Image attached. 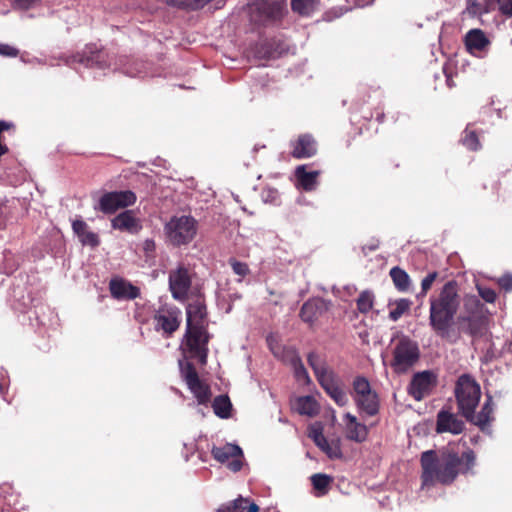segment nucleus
<instances>
[{"instance_id": "nucleus-47", "label": "nucleus", "mask_w": 512, "mask_h": 512, "mask_svg": "<svg viewBox=\"0 0 512 512\" xmlns=\"http://www.w3.org/2000/svg\"><path fill=\"white\" fill-rule=\"evenodd\" d=\"M39 0H15L14 4L17 8L27 10L36 5Z\"/></svg>"}, {"instance_id": "nucleus-51", "label": "nucleus", "mask_w": 512, "mask_h": 512, "mask_svg": "<svg viewBox=\"0 0 512 512\" xmlns=\"http://www.w3.org/2000/svg\"><path fill=\"white\" fill-rule=\"evenodd\" d=\"M7 129V125L5 122L0 121V134Z\"/></svg>"}, {"instance_id": "nucleus-24", "label": "nucleus", "mask_w": 512, "mask_h": 512, "mask_svg": "<svg viewBox=\"0 0 512 512\" xmlns=\"http://www.w3.org/2000/svg\"><path fill=\"white\" fill-rule=\"evenodd\" d=\"M320 171H307L306 165H300L295 170V176L299 185L305 191H313L318 185Z\"/></svg>"}, {"instance_id": "nucleus-7", "label": "nucleus", "mask_w": 512, "mask_h": 512, "mask_svg": "<svg viewBox=\"0 0 512 512\" xmlns=\"http://www.w3.org/2000/svg\"><path fill=\"white\" fill-rule=\"evenodd\" d=\"M420 357L418 344L405 335L396 339L391 367L396 373H405L416 364Z\"/></svg>"}, {"instance_id": "nucleus-18", "label": "nucleus", "mask_w": 512, "mask_h": 512, "mask_svg": "<svg viewBox=\"0 0 512 512\" xmlns=\"http://www.w3.org/2000/svg\"><path fill=\"white\" fill-rule=\"evenodd\" d=\"M464 429V423L449 411L441 410L437 414L436 432L460 434Z\"/></svg>"}, {"instance_id": "nucleus-26", "label": "nucleus", "mask_w": 512, "mask_h": 512, "mask_svg": "<svg viewBox=\"0 0 512 512\" xmlns=\"http://www.w3.org/2000/svg\"><path fill=\"white\" fill-rule=\"evenodd\" d=\"M74 233L78 236L83 245L95 247L99 244L98 235L88 230L87 224L82 220H75L72 223Z\"/></svg>"}, {"instance_id": "nucleus-39", "label": "nucleus", "mask_w": 512, "mask_h": 512, "mask_svg": "<svg viewBox=\"0 0 512 512\" xmlns=\"http://www.w3.org/2000/svg\"><path fill=\"white\" fill-rule=\"evenodd\" d=\"M311 480L314 488L320 491H324L330 483V478L325 474H315Z\"/></svg>"}, {"instance_id": "nucleus-15", "label": "nucleus", "mask_w": 512, "mask_h": 512, "mask_svg": "<svg viewBox=\"0 0 512 512\" xmlns=\"http://www.w3.org/2000/svg\"><path fill=\"white\" fill-rule=\"evenodd\" d=\"M191 286L189 271L184 266H178L169 274V287L172 296L178 300H184Z\"/></svg>"}, {"instance_id": "nucleus-41", "label": "nucleus", "mask_w": 512, "mask_h": 512, "mask_svg": "<svg viewBox=\"0 0 512 512\" xmlns=\"http://www.w3.org/2000/svg\"><path fill=\"white\" fill-rule=\"evenodd\" d=\"M496 2L501 15L507 18L512 17V0H496Z\"/></svg>"}, {"instance_id": "nucleus-19", "label": "nucleus", "mask_w": 512, "mask_h": 512, "mask_svg": "<svg viewBox=\"0 0 512 512\" xmlns=\"http://www.w3.org/2000/svg\"><path fill=\"white\" fill-rule=\"evenodd\" d=\"M111 224L114 229L129 233H137L142 228L140 220L134 216L132 210L118 214L112 219Z\"/></svg>"}, {"instance_id": "nucleus-45", "label": "nucleus", "mask_w": 512, "mask_h": 512, "mask_svg": "<svg viewBox=\"0 0 512 512\" xmlns=\"http://www.w3.org/2000/svg\"><path fill=\"white\" fill-rule=\"evenodd\" d=\"M19 54V50L8 44H0V55L7 57H16Z\"/></svg>"}, {"instance_id": "nucleus-53", "label": "nucleus", "mask_w": 512, "mask_h": 512, "mask_svg": "<svg viewBox=\"0 0 512 512\" xmlns=\"http://www.w3.org/2000/svg\"><path fill=\"white\" fill-rule=\"evenodd\" d=\"M476 288H477L478 292L480 293V286L478 283H476Z\"/></svg>"}, {"instance_id": "nucleus-13", "label": "nucleus", "mask_w": 512, "mask_h": 512, "mask_svg": "<svg viewBox=\"0 0 512 512\" xmlns=\"http://www.w3.org/2000/svg\"><path fill=\"white\" fill-rule=\"evenodd\" d=\"M181 311L176 307L162 306L154 316L155 329L170 336L180 326Z\"/></svg>"}, {"instance_id": "nucleus-3", "label": "nucleus", "mask_w": 512, "mask_h": 512, "mask_svg": "<svg viewBox=\"0 0 512 512\" xmlns=\"http://www.w3.org/2000/svg\"><path fill=\"white\" fill-rule=\"evenodd\" d=\"M459 306L455 282L446 283L437 297L430 299V325L440 335L448 332Z\"/></svg>"}, {"instance_id": "nucleus-49", "label": "nucleus", "mask_w": 512, "mask_h": 512, "mask_svg": "<svg viewBox=\"0 0 512 512\" xmlns=\"http://www.w3.org/2000/svg\"><path fill=\"white\" fill-rule=\"evenodd\" d=\"M154 242L152 240H146L145 243H144V249L148 252V251H153L154 250Z\"/></svg>"}, {"instance_id": "nucleus-36", "label": "nucleus", "mask_w": 512, "mask_h": 512, "mask_svg": "<svg viewBox=\"0 0 512 512\" xmlns=\"http://www.w3.org/2000/svg\"><path fill=\"white\" fill-rule=\"evenodd\" d=\"M291 364L294 369L295 377L299 381H302L305 383L308 382L309 381L308 373H307L305 367L303 366L301 359L296 354H293V356L291 358Z\"/></svg>"}, {"instance_id": "nucleus-11", "label": "nucleus", "mask_w": 512, "mask_h": 512, "mask_svg": "<svg viewBox=\"0 0 512 512\" xmlns=\"http://www.w3.org/2000/svg\"><path fill=\"white\" fill-rule=\"evenodd\" d=\"M461 329L475 335L480 330V302L475 295L466 296L460 317Z\"/></svg>"}, {"instance_id": "nucleus-35", "label": "nucleus", "mask_w": 512, "mask_h": 512, "mask_svg": "<svg viewBox=\"0 0 512 512\" xmlns=\"http://www.w3.org/2000/svg\"><path fill=\"white\" fill-rule=\"evenodd\" d=\"M374 303V295L370 291H363L357 299V308L361 313H368Z\"/></svg>"}, {"instance_id": "nucleus-6", "label": "nucleus", "mask_w": 512, "mask_h": 512, "mask_svg": "<svg viewBox=\"0 0 512 512\" xmlns=\"http://www.w3.org/2000/svg\"><path fill=\"white\" fill-rule=\"evenodd\" d=\"M197 221L189 215L173 216L164 226L167 241L173 246L189 244L197 234Z\"/></svg>"}, {"instance_id": "nucleus-44", "label": "nucleus", "mask_w": 512, "mask_h": 512, "mask_svg": "<svg viewBox=\"0 0 512 512\" xmlns=\"http://www.w3.org/2000/svg\"><path fill=\"white\" fill-rule=\"evenodd\" d=\"M437 272L429 273L421 282L422 294L425 295L427 291L431 288L433 282L437 278Z\"/></svg>"}, {"instance_id": "nucleus-40", "label": "nucleus", "mask_w": 512, "mask_h": 512, "mask_svg": "<svg viewBox=\"0 0 512 512\" xmlns=\"http://www.w3.org/2000/svg\"><path fill=\"white\" fill-rule=\"evenodd\" d=\"M480 12V4L477 2V0H468L467 7L463 11V17H469L473 18L478 15Z\"/></svg>"}, {"instance_id": "nucleus-43", "label": "nucleus", "mask_w": 512, "mask_h": 512, "mask_svg": "<svg viewBox=\"0 0 512 512\" xmlns=\"http://www.w3.org/2000/svg\"><path fill=\"white\" fill-rule=\"evenodd\" d=\"M498 285L506 292L512 291V274L506 273L498 279Z\"/></svg>"}, {"instance_id": "nucleus-48", "label": "nucleus", "mask_w": 512, "mask_h": 512, "mask_svg": "<svg viewBox=\"0 0 512 512\" xmlns=\"http://www.w3.org/2000/svg\"><path fill=\"white\" fill-rule=\"evenodd\" d=\"M166 3L176 8L189 9L190 0H166Z\"/></svg>"}, {"instance_id": "nucleus-14", "label": "nucleus", "mask_w": 512, "mask_h": 512, "mask_svg": "<svg viewBox=\"0 0 512 512\" xmlns=\"http://www.w3.org/2000/svg\"><path fill=\"white\" fill-rule=\"evenodd\" d=\"M211 453L218 462L226 464L234 472L242 468L243 452L238 445L226 443L221 446H215L212 448Z\"/></svg>"}, {"instance_id": "nucleus-30", "label": "nucleus", "mask_w": 512, "mask_h": 512, "mask_svg": "<svg viewBox=\"0 0 512 512\" xmlns=\"http://www.w3.org/2000/svg\"><path fill=\"white\" fill-rule=\"evenodd\" d=\"M465 48L475 57L480 56V29L470 30L464 38Z\"/></svg>"}, {"instance_id": "nucleus-22", "label": "nucleus", "mask_w": 512, "mask_h": 512, "mask_svg": "<svg viewBox=\"0 0 512 512\" xmlns=\"http://www.w3.org/2000/svg\"><path fill=\"white\" fill-rule=\"evenodd\" d=\"M111 295L116 299H135L139 296V289L124 280L110 282Z\"/></svg>"}, {"instance_id": "nucleus-32", "label": "nucleus", "mask_w": 512, "mask_h": 512, "mask_svg": "<svg viewBox=\"0 0 512 512\" xmlns=\"http://www.w3.org/2000/svg\"><path fill=\"white\" fill-rule=\"evenodd\" d=\"M412 302L408 299L401 298L397 299L394 302H391L389 305L391 307L389 317L393 321H397L404 313H406L410 307Z\"/></svg>"}, {"instance_id": "nucleus-4", "label": "nucleus", "mask_w": 512, "mask_h": 512, "mask_svg": "<svg viewBox=\"0 0 512 512\" xmlns=\"http://www.w3.org/2000/svg\"><path fill=\"white\" fill-rule=\"evenodd\" d=\"M455 395L462 415L475 425H480V415L475 413L480 401V386L476 380L466 374L460 376L456 384Z\"/></svg>"}, {"instance_id": "nucleus-5", "label": "nucleus", "mask_w": 512, "mask_h": 512, "mask_svg": "<svg viewBox=\"0 0 512 512\" xmlns=\"http://www.w3.org/2000/svg\"><path fill=\"white\" fill-rule=\"evenodd\" d=\"M308 363L327 394L338 405H346L348 402L347 396L338 385L334 373L327 367L325 361L316 353H310L308 355Z\"/></svg>"}, {"instance_id": "nucleus-34", "label": "nucleus", "mask_w": 512, "mask_h": 512, "mask_svg": "<svg viewBox=\"0 0 512 512\" xmlns=\"http://www.w3.org/2000/svg\"><path fill=\"white\" fill-rule=\"evenodd\" d=\"M213 410L215 414L221 418H228L230 416L231 402L227 396H218L213 401Z\"/></svg>"}, {"instance_id": "nucleus-9", "label": "nucleus", "mask_w": 512, "mask_h": 512, "mask_svg": "<svg viewBox=\"0 0 512 512\" xmlns=\"http://www.w3.org/2000/svg\"><path fill=\"white\" fill-rule=\"evenodd\" d=\"M179 367L182 378L198 403L206 404L211 396L208 385L200 380L198 373L191 363L179 360Z\"/></svg>"}, {"instance_id": "nucleus-21", "label": "nucleus", "mask_w": 512, "mask_h": 512, "mask_svg": "<svg viewBox=\"0 0 512 512\" xmlns=\"http://www.w3.org/2000/svg\"><path fill=\"white\" fill-rule=\"evenodd\" d=\"M317 151L316 142L310 135H301L293 144L292 156L297 159L309 158Z\"/></svg>"}, {"instance_id": "nucleus-31", "label": "nucleus", "mask_w": 512, "mask_h": 512, "mask_svg": "<svg viewBox=\"0 0 512 512\" xmlns=\"http://www.w3.org/2000/svg\"><path fill=\"white\" fill-rule=\"evenodd\" d=\"M318 447L331 459H339L342 457L341 441L339 438L328 441L326 438Z\"/></svg>"}, {"instance_id": "nucleus-37", "label": "nucleus", "mask_w": 512, "mask_h": 512, "mask_svg": "<svg viewBox=\"0 0 512 512\" xmlns=\"http://www.w3.org/2000/svg\"><path fill=\"white\" fill-rule=\"evenodd\" d=\"M462 143L465 147L470 150H477L478 147V136L475 130L471 129V126L468 125L465 130V135L462 138Z\"/></svg>"}, {"instance_id": "nucleus-1", "label": "nucleus", "mask_w": 512, "mask_h": 512, "mask_svg": "<svg viewBox=\"0 0 512 512\" xmlns=\"http://www.w3.org/2000/svg\"><path fill=\"white\" fill-rule=\"evenodd\" d=\"M422 488L436 484L449 485L461 473H467L476 464V455L467 449L461 455L449 448L439 452L428 450L421 455Z\"/></svg>"}, {"instance_id": "nucleus-17", "label": "nucleus", "mask_w": 512, "mask_h": 512, "mask_svg": "<svg viewBox=\"0 0 512 512\" xmlns=\"http://www.w3.org/2000/svg\"><path fill=\"white\" fill-rule=\"evenodd\" d=\"M344 435L347 440L363 443L368 439L369 427L360 422L356 416L351 413H345L343 416Z\"/></svg>"}, {"instance_id": "nucleus-42", "label": "nucleus", "mask_w": 512, "mask_h": 512, "mask_svg": "<svg viewBox=\"0 0 512 512\" xmlns=\"http://www.w3.org/2000/svg\"><path fill=\"white\" fill-rule=\"evenodd\" d=\"M230 265L233 269V272L241 277H244L249 273V267L246 263L233 259L230 261Z\"/></svg>"}, {"instance_id": "nucleus-33", "label": "nucleus", "mask_w": 512, "mask_h": 512, "mask_svg": "<svg viewBox=\"0 0 512 512\" xmlns=\"http://www.w3.org/2000/svg\"><path fill=\"white\" fill-rule=\"evenodd\" d=\"M390 276L396 286V288L400 291H406L409 288L410 279L409 275L399 267H393L390 270Z\"/></svg>"}, {"instance_id": "nucleus-25", "label": "nucleus", "mask_w": 512, "mask_h": 512, "mask_svg": "<svg viewBox=\"0 0 512 512\" xmlns=\"http://www.w3.org/2000/svg\"><path fill=\"white\" fill-rule=\"evenodd\" d=\"M481 323H482V350L483 349L486 350V354H485L484 358H485V361H488V360H491V359L497 357L500 354L501 349L499 347H497V345L494 341H492L491 333L488 334V332L486 331V327L488 326V319L484 315L483 309H482Z\"/></svg>"}, {"instance_id": "nucleus-12", "label": "nucleus", "mask_w": 512, "mask_h": 512, "mask_svg": "<svg viewBox=\"0 0 512 512\" xmlns=\"http://www.w3.org/2000/svg\"><path fill=\"white\" fill-rule=\"evenodd\" d=\"M136 195L130 190L108 192L99 199V209L106 214H111L118 209L126 208L136 202Z\"/></svg>"}, {"instance_id": "nucleus-8", "label": "nucleus", "mask_w": 512, "mask_h": 512, "mask_svg": "<svg viewBox=\"0 0 512 512\" xmlns=\"http://www.w3.org/2000/svg\"><path fill=\"white\" fill-rule=\"evenodd\" d=\"M352 397L357 408L368 416H374L379 412V398L371 389L369 381L364 377H357L353 381Z\"/></svg>"}, {"instance_id": "nucleus-10", "label": "nucleus", "mask_w": 512, "mask_h": 512, "mask_svg": "<svg viewBox=\"0 0 512 512\" xmlns=\"http://www.w3.org/2000/svg\"><path fill=\"white\" fill-rule=\"evenodd\" d=\"M285 6L280 1L257 0L250 7L251 18L259 24L280 20L284 15Z\"/></svg>"}, {"instance_id": "nucleus-38", "label": "nucleus", "mask_w": 512, "mask_h": 512, "mask_svg": "<svg viewBox=\"0 0 512 512\" xmlns=\"http://www.w3.org/2000/svg\"><path fill=\"white\" fill-rule=\"evenodd\" d=\"M323 425L320 422H315L309 426L308 436L318 446L321 442H324L326 438L323 434Z\"/></svg>"}, {"instance_id": "nucleus-23", "label": "nucleus", "mask_w": 512, "mask_h": 512, "mask_svg": "<svg viewBox=\"0 0 512 512\" xmlns=\"http://www.w3.org/2000/svg\"><path fill=\"white\" fill-rule=\"evenodd\" d=\"M292 408L300 415L314 417L319 413L320 406L312 396H301L294 400Z\"/></svg>"}, {"instance_id": "nucleus-2", "label": "nucleus", "mask_w": 512, "mask_h": 512, "mask_svg": "<svg viewBox=\"0 0 512 512\" xmlns=\"http://www.w3.org/2000/svg\"><path fill=\"white\" fill-rule=\"evenodd\" d=\"M206 307L197 300L187 307V330L181 345L184 356L198 358L202 364L206 363L208 341L205 329Z\"/></svg>"}, {"instance_id": "nucleus-20", "label": "nucleus", "mask_w": 512, "mask_h": 512, "mask_svg": "<svg viewBox=\"0 0 512 512\" xmlns=\"http://www.w3.org/2000/svg\"><path fill=\"white\" fill-rule=\"evenodd\" d=\"M327 310L326 302L322 299L315 298L303 304L300 317L303 321L313 323L320 315Z\"/></svg>"}, {"instance_id": "nucleus-16", "label": "nucleus", "mask_w": 512, "mask_h": 512, "mask_svg": "<svg viewBox=\"0 0 512 512\" xmlns=\"http://www.w3.org/2000/svg\"><path fill=\"white\" fill-rule=\"evenodd\" d=\"M435 384V377L430 371L416 373L408 387L409 394L417 401L430 393Z\"/></svg>"}, {"instance_id": "nucleus-52", "label": "nucleus", "mask_w": 512, "mask_h": 512, "mask_svg": "<svg viewBox=\"0 0 512 512\" xmlns=\"http://www.w3.org/2000/svg\"><path fill=\"white\" fill-rule=\"evenodd\" d=\"M5 152H6V148H5V146H3V145L0 143V156H1V155H3V154H5Z\"/></svg>"}, {"instance_id": "nucleus-29", "label": "nucleus", "mask_w": 512, "mask_h": 512, "mask_svg": "<svg viewBox=\"0 0 512 512\" xmlns=\"http://www.w3.org/2000/svg\"><path fill=\"white\" fill-rule=\"evenodd\" d=\"M486 397H487V400H486L484 406L482 407L481 427H482V433L490 434L491 432L489 431L488 426H489V423L494 420V417H492L491 414L494 411L496 403L494 402V398L490 394L489 391L486 392Z\"/></svg>"}, {"instance_id": "nucleus-50", "label": "nucleus", "mask_w": 512, "mask_h": 512, "mask_svg": "<svg viewBox=\"0 0 512 512\" xmlns=\"http://www.w3.org/2000/svg\"><path fill=\"white\" fill-rule=\"evenodd\" d=\"M490 44L489 39L485 36V34L482 32V53L484 52L485 48Z\"/></svg>"}, {"instance_id": "nucleus-28", "label": "nucleus", "mask_w": 512, "mask_h": 512, "mask_svg": "<svg viewBox=\"0 0 512 512\" xmlns=\"http://www.w3.org/2000/svg\"><path fill=\"white\" fill-rule=\"evenodd\" d=\"M291 8L301 16H310L319 9V0H292Z\"/></svg>"}, {"instance_id": "nucleus-46", "label": "nucleus", "mask_w": 512, "mask_h": 512, "mask_svg": "<svg viewBox=\"0 0 512 512\" xmlns=\"http://www.w3.org/2000/svg\"><path fill=\"white\" fill-rule=\"evenodd\" d=\"M497 298V294L494 290L490 288L482 287V300L487 303H493Z\"/></svg>"}, {"instance_id": "nucleus-27", "label": "nucleus", "mask_w": 512, "mask_h": 512, "mask_svg": "<svg viewBox=\"0 0 512 512\" xmlns=\"http://www.w3.org/2000/svg\"><path fill=\"white\" fill-rule=\"evenodd\" d=\"M259 512V507L256 503L251 502L248 498L239 496L237 499L230 502L228 505L222 506L217 512Z\"/></svg>"}]
</instances>
